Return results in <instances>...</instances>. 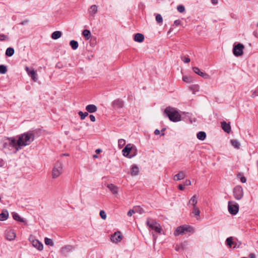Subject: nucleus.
<instances>
[{"label": "nucleus", "instance_id": "f257e3e1", "mask_svg": "<svg viewBox=\"0 0 258 258\" xmlns=\"http://www.w3.org/2000/svg\"><path fill=\"white\" fill-rule=\"evenodd\" d=\"M164 113L171 121L177 122L181 120V115L174 108L167 107L165 109Z\"/></svg>", "mask_w": 258, "mask_h": 258}, {"label": "nucleus", "instance_id": "f03ea898", "mask_svg": "<svg viewBox=\"0 0 258 258\" xmlns=\"http://www.w3.org/2000/svg\"><path fill=\"white\" fill-rule=\"evenodd\" d=\"M34 135L27 132L20 136L18 139L19 146H26L29 145L34 140Z\"/></svg>", "mask_w": 258, "mask_h": 258}, {"label": "nucleus", "instance_id": "7ed1b4c3", "mask_svg": "<svg viewBox=\"0 0 258 258\" xmlns=\"http://www.w3.org/2000/svg\"><path fill=\"white\" fill-rule=\"evenodd\" d=\"M63 172L62 163L60 161L56 162L52 170V178L55 179L58 177Z\"/></svg>", "mask_w": 258, "mask_h": 258}, {"label": "nucleus", "instance_id": "20e7f679", "mask_svg": "<svg viewBox=\"0 0 258 258\" xmlns=\"http://www.w3.org/2000/svg\"><path fill=\"white\" fill-rule=\"evenodd\" d=\"M147 225L152 230H154L155 232L160 233L162 230V228L159 224H158L154 220L148 218L147 220Z\"/></svg>", "mask_w": 258, "mask_h": 258}, {"label": "nucleus", "instance_id": "39448f33", "mask_svg": "<svg viewBox=\"0 0 258 258\" xmlns=\"http://www.w3.org/2000/svg\"><path fill=\"white\" fill-rule=\"evenodd\" d=\"M193 232L192 227L189 226H182L178 227L174 232L175 236H178L179 234H183L185 232Z\"/></svg>", "mask_w": 258, "mask_h": 258}, {"label": "nucleus", "instance_id": "423d86ee", "mask_svg": "<svg viewBox=\"0 0 258 258\" xmlns=\"http://www.w3.org/2000/svg\"><path fill=\"white\" fill-rule=\"evenodd\" d=\"M233 196L237 200H239L243 197V190L240 185L236 186L233 189Z\"/></svg>", "mask_w": 258, "mask_h": 258}, {"label": "nucleus", "instance_id": "0eeeda50", "mask_svg": "<svg viewBox=\"0 0 258 258\" xmlns=\"http://www.w3.org/2000/svg\"><path fill=\"white\" fill-rule=\"evenodd\" d=\"M244 46L241 43L235 45L233 49V52L235 56H239L243 54Z\"/></svg>", "mask_w": 258, "mask_h": 258}, {"label": "nucleus", "instance_id": "6e6552de", "mask_svg": "<svg viewBox=\"0 0 258 258\" xmlns=\"http://www.w3.org/2000/svg\"><path fill=\"white\" fill-rule=\"evenodd\" d=\"M233 202H228V210L232 215H236L239 210V205L237 203H233Z\"/></svg>", "mask_w": 258, "mask_h": 258}, {"label": "nucleus", "instance_id": "1a4fd4ad", "mask_svg": "<svg viewBox=\"0 0 258 258\" xmlns=\"http://www.w3.org/2000/svg\"><path fill=\"white\" fill-rule=\"evenodd\" d=\"M25 70L27 72L28 75L31 78V79L34 82H36L37 81V75L34 70H30L29 68L28 67H26Z\"/></svg>", "mask_w": 258, "mask_h": 258}, {"label": "nucleus", "instance_id": "9d476101", "mask_svg": "<svg viewBox=\"0 0 258 258\" xmlns=\"http://www.w3.org/2000/svg\"><path fill=\"white\" fill-rule=\"evenodd\" d=\"M123 101L120 99L114 100L111 104L112 107L114 109L121 108L123 106Z\"/></svg>", "mask_w": 258, "mask_h": 258}, {"label": "nucleus", "instance_id": "9b49d317", "mask_svg": "<svg viewBox=\"0 0 258 258\" xmlns=\"http://www.w3.org/2000/svg\"><path fill=\"white\" fill-rule=\"evenodd\" d=\"M134 146L131 144H128L126 145L125 148L122 151L123 155L125 157H127L131 151L132 150H134Z\"/></svg>", "mask_w": 258, "mask_h": 258}, {"label": "nucleus", "instance_id": "f8f14e48", "mask_svg": "<svg viewBox=\"0 0 258 258\" xmlns=\"http://www.w3.org/2000/svg\"><path fill=\"white\" fill-rule=\"evenodd\" d=\"M122 239L121 233L119 231L115 232L111 237V240L115 243L120 242Z\"/></svg>", "mask_w": 258, "mask_h": 258}, {"label": "nucleus", "instance_id": "ddd939ff", "mask_svg": "<svg viewBox=\"0 0 258 258\" xmlns=\"http://www.w3.org/2000/svg\"><path fill=\"white\" fill-rule=\"evenodd\" d=\"M73 249V247L71 245H66L62 247L60 250L61 253L64 256H67L68 253L72 251Z\"/></svg>", "mask_w": 258, "mask_h": 258}, {"label": "nucleus", "instance_id": "4468645a", "mask_svg": "<svg viewBox=\"0 0 258 258\" xmlns=\"http://www.w3.org/2000/svg\"><path fill=\"white\" fill-rule=\"evenodd\" d=\"M192 70L196 74H198V75L200 76L201 77L205 79H209L210 77L208 74L201 72L198 67H193Z\"/></svg>", "mask_w": 258, "mask_h": 258}, {"label": "nucleus", "instance_id": "2eb2a0df", "mask_svg": "<svg viewBox=\"0 0 258 258\" xmlns=\"http://www.w3.org/2000/svg\"><path fill=\"white\" fill-rule=\"evenodd\" d=\"M221 124L222 130L228 134L230 133L231 132V126L230 122L227 123L226 122L223 121L221 122Z\"/></svg>", "mask_w": 258, "mask_h": 258}, {"label": "nucleus", "instance_id": "dca6fc26", "mask_svg": "<svg viewBox=\"0 0 258 258\" xmlns=\"http://www.w3.org/2000/svg\"><path fill=\"white\" fill-rule=\"evenodd\" d=\"M5 237L7 239L9 240H12L15 238L16 234L15 232L11 230H7L5 233Z\"/></svg>", "mask_w": 258, "mask_h": 258}, {"label": "nucleus", "instance_id": "f3484780", "mask_svg": "<svg viewBox=\"0 0 258 258\" xmlns=\"http://www.w3.org/2000/svg\"><path fill=\"white\" fill-rule=\"evenodd\" d=\"M109 190L113 195H117L118 192V187L113 184L110 183L107 185Z\"/></svg>", "mask_w": 258, "mask_h": 258}, {"label": "nucleus", "instance_id": "a211bd4d", "mask_svg": "<svg viewBox=\"0 0 258 258\" xmlns=\"http://www.w3.org/2000/svg\"><path fill=\"white\" fill-rule=\"evenodd\" d=\"M9 140L10 141V145L15 148L17 151L21 149V146H18V140L16 141L13 138H9Z\"/></svg>", "mask_w": 258, "mask_h": 258}, {"label": "nucleus", "instance_id": "6ab92c4d", "mask_svg": "<svg viewBox=\"0 0 258 258\" xmlns=\"http://www.w3.org/2000/svg\"><path fill=\"white\" fill-rule=\"evenodd\" d=\"M186 177V174L183 171H180L178 174H175L173 176V180L175 181H178L184 179Z\"/></svg>", "mask_w": 258, "mask_h": 258}, {"label": "nucleus", "instance_id": "aec40b11", "mask_svg": "<svg viewBox=\"0 0 258 258\" xmlns=\"http://www.w3.org/2000/svg\"><path fill=\"white\" fill-rule=\"evenodd\" d=\"M32 244L34 247L36 248L39 250H41L43 249V244L38 240L35 239L32 240Z\"/></svg>", "mask_w": 258, "mask_h": 258}, {"label": "nucleus", "instance_id": "412c9836", "mask_svg": "<svg viewBox=\"0 0 258 258\" xmlns=\"http://www.w3.org/2000/svg\"><path fill=\"white\" fill-rule=\"evenodd\" d=\"M86 110L87 111L88 113H92L95 112L97 110V107L94 104H89L86 106Z\"/></svg>", "mask_w": 258, "mask_h": 258}, {"label": "nucleus", "instance_id": "4be33fe9", "mask_svg": "<svg viewBox=\"0 0 258 258\" xmlns=\"http://www.w3.org/2000/svg\"><path fill=\"white\" fill-rule=\"evenodd\" d=\"M226 244L229 247H232V245H234L233 248L239 247V245H237L236 243L233 241L232 237H228L226 239Z\"/></svg>", "mask_w": 258, "mask_h": 258}, {"label": "nucleus", "instance_id": "5701e85b", "mask_svg": "<svg viewBox=\"0 0 258 258\" xmlns=\"http://www.w3.org/2000/svg\"><path fill=\"white\" fill-rule=\"evenodd\" d=\"M9 216V213L7 210L4 209L0 214V221H5L7 219Z\"/></svg>", "mask_w": 258, "mask_h": 258}, {"label": "nucleus", "instance_id": "b1692460", "mask_svg": "<svg viewBox=\"0 0 258 258\" xmlns=\"http://www.w3.org/2000/svg\"><path fill=\"white\" fill-rule=\"evenodd\" d=\"M144 40V36L141 33H137L134 37V40L138 42H142Z\"/></svg>", "mask_w": 258, "mask_h": 258}, {"label": "nucleus", "instance_id": "393cba45", "mask_svg": "<svg viewBox=\"0 0 258 258\" xmlns=\"http://www.w3.org/2000/svg\"><path fill=\"white\" fill-rule=\"evenodd\" d=\"M197 138L201 141H204L206 138V134L204 132H200L197 134Z\"/></svg>", "mask_w": 258, "mask_h": 258}, {"label": "nucleus", "instance_id": "a878e982", "mask_svg": "<svg viewBox=\"0 0 258 258\" xmlns=\"http://www.w3.org/2000/svg\"><path fill=\"white\" fill-rule=\"evenodd\" d=\"M139 172V168L138 166L136 165H134L132 166L131 169V175L132 176H136L138 175Z\"/></svg>", "mask_w": 258, "mask_h": 258}, {"label": "nucleus", "instance_id": "bb28decb", "mask_svg": "<svg viewBox=\"0 0 258 258\" xmlns=\"http://www.w3.org/2000/svg\"><path fill=\"white\" fill-rule=\"evenodd\" d=\"M197 197L196 195L193 196L190 199L188 204H191L193 207H196V205L197 204Z\"/></svg>", "mask_w": 258, "mask_h": 258}, {"label": "nucleus", "instance_id": "cd10ccee", "mask_svg": "<svg viewBox=\"0 0 258 258\" xmlns=\"http://www.w3.org/2000/svg\"><path fill=\"white\" fill-rule=\"evenodd\" d=\"M61 32L59 31H56L52 33L51 37L53 39H57L61 37Z\"/></svg>", "mask_w": 258, "mask_h": 258}, {"label": "nucleus", "instance_id": "c85d7f7f", "mask_svg": "<svg viewBox=\"0 0 258 258\" xmlns=\"http://www.w3.org/2000/svg\"><path fill=\"white\" fill-rule=\"evenodd\" d=\"M97 12V7L96 5H94L90 7L89 13L91 15H94Z\"/></svg>", "mask_w": 258, "mask_h": 258}, {"label": "nucleus", "instance_id": "c756f323", "mask_svg": "<svg viewBox=\"0 0 258 258\" xmlns=\"http://www.w3.org/2000/svg\"><path fill=\"white\" fill-rule=\"evenodd\" d=\"M82 34L85 37L86 40L89 39L91 36L90 31L87 29L83 30Z\"/></svg>", "mask_w": 258, "mask_h": 258}, {"label": "nucleus", "instance_id": "7c9ffc66", "mask_svg": "<svg viewBox=\"0 0 258 258\" xmlns=\"http://www.w3.org/2000/svg\"><path fill=\"white\" fill-rule=\"evenodd\" d=\"M14 49L12 47H9L7 49L6 51V55L7 56H12L14 53Z\"/></svg>", "mask_w": 258, "mask_h": 258}, {"label": "nucleus", "instance_id": "2f4dec72", "mask_svg": "<svg viewBox=\"0 0 258 258\" xmlns=\"http://www.w3.org/2000/svg\"><path fill=\"white\" fill-rule=\"evenodd\" d=\"M13 217L14 220L21 222H25V220L21 218V217L19 216V215L17 213H14L13 215Z\"/></svg>", "mask_w": 258, "mask_h": 258}, {"label": "nucleus", "instance_id": "473e14b6", "mask_svg": "<svg viewBox=\"0 0 258 258\" xmlns=\"http://www.w3.org/2000/svg\"><path fill=\"white\" fill-rule=\"evenodd\" d=\"M70 44L74 50L76 49L79 46L78 42L75 40H71L70 42Z\"/></svg>", "mask_w": 258, "mask_h": 258}, {"label": "nucleus", "instance_id": "72a5a7b5", "mask_svg": "<svg viewBox=\"0 0 258 258\" xmlns=\"http://www.w3.org/2000/svg\"><path fill=\"white\" fill-rule=\"evenodd\" d=\"M192 213L195 215V216H199L200 214V211L197 207H193Z\"/></svg>", "mask_w": 258, "mask_h": 258}, {"label": "nucleus", "instance_id": "f704fd0d", "mask_svg": "<svg viewBox=\"0 0 258 258\" xmlns=\"http://www.w3.org/2000/svg\"><path fill=\"white\" fill-rule=\"evenodd\" d=\"M78 114L80 115L81 120L84 119L85 117L88 115V112H83L81 111H80L78 112Z\"/></svg>", "mask_w": 258, "mask_h": 258}, {"label": "nucleus", "instance_id": "c9c22d12", "mask_svg": "<svg viewBox=\"0 0 258 258\" xmlns=\"http://www.w3.org/2000/svg\"><path fill=\"white\" fill-rule=\"evenodd\" d=\"M231 143L232 145L235 148L238 149L240 146L239 143L236 140H232L231 141Z\"/></svg>", "mask_w": 258, "mask_h": 258}, {"label": "nucleus", "instance_id": "e433bc0d", "mask_svg": "<svg viewBox=\"0 0 258 258\" xmlns=\"http://www.w3.org/2000/svg\"><path fill=\"white\" fill-rule=\"evenodd\" d=\"M7 72V68L6 66L1 64L0 65V73L2 74H6Z\"/></svg>", "mask_w": 258, "mask_h": 258}, {"label": "nucleus", "instance_id": "4c0bfd02", "mask_svg": "<svg viewBox=\"0 0 258 258\" xmlns=\"http://www.w3.org/2000/svg\"><path fill=\"white\" fill-rule=\"evenodd\" d=\"M134 210H135V213H139L140 214H143L145 213L144 209L140 207H137L134 208Z\"/></svg>", "mask_w": 258, "mask_h": 258}, {"label": "nucleus", "instance_id": "58836bf2", "mask_svg": "<svg viewBox=\"0 0 258 258\" xmlns=\"http://www.w3.org/2000/svg\"><path fill=\"white\" fill-rule=\"evenodd\" d=\"M44 242H45V243L46 245H51V246L53 245V243L52 242V240L50 238H45L44 239Z\"/></svg>", "mask_w": 258, "mask_h": 258}, {"label": "nucleus", "instance_id": "ea45409f", "mask_svg": "<svg viewBox=\"0 0 258 258\" xmlns=\"http://www.w3.org/2000/svg\"><path fill=\"white\" fill-rule=\"evenodd\" d=\"M182 80L186 83H190L192 82V78L190 77L184 76L182 77Z\"/></svg>", "mask_w": 258, "mask_h": 258}, {"label": "nucleus", "instance_id": "a19ab883", "mask_svg": "<svg viewBox=\"0 0 258 258\" xmlns=\"http://www.w3.org/2000/svg\"><path fill=\"white\" fill-rule=\"evenodd\" d=\"M156 20L158 23H161L163 22V18L160 14H157L156 16Z\"/></svg>", "mask_w": 258, "mask_h": 258}, {"label": "nucleus", "instance_id": "79ce46f5", "mask_svg": "<svg viewBox=\"0 0 258 258\" xmlns=\"http://www.w3.org/2000/svg\"><path fill=\"white\" fill-rule=\"evenodd\" d=\"M177 9L179 13H183L185 11V8L182 5L178 6Z\"/></svg>", "mask_w": 258, "mask_h": 258}, {"label": "nucleus", "instance_id": "37998d69", "mask_svg": "<svg viewBox=\"0 0 258 258\" xmlns=\"http://www.w3.org/2000/svg\"><path fill=\"white\" fill-rule=\"evenodd\" d=\"M181 60L184 62V63H188L190 62V58L188 57H187L185 56H181L180 57Z\"/></svg>", "mask_w": 258, "mask_h": 258}, {"label": "nucleus", "instance_id": "c03bdc74", "mask_svg": "<svg viewBox=\"0 0 258 258\" xmlns=\"http://www.w3.org/2000/svg\"><path fill=\"white\" fill-rule=\"evenodd\" d=\"M125 144V141L124 139H119L118 140V146L121 148Z\"/></svg>", "mask_w": 258, "mask_h": 258}, {"label": "nucleus", "instance_id": "a18cd8bd", "mask_svg": "<svg viewBox=\"0 0 258 258\" xmlns=\"http://www.w3.org/2000/svg\"><path fill=\"white\" fill-rule=\"evenodd\" d=\"M100 216L101 217L102 219L105 220L106 218V214L104 211L101 210L100 211Z\"/></svg>", "mask_w": 258, "mask_h": 258}, {"label": "nucleus", "instance_id": "49530a36", "mask_svg": "<svg viewBox=\"0 0 258 258\" xmlns=\"http://www.w3.org/2000/svg\"><path fill=\"white\" fill-rule=\"evenodd\" d=\"M135 213V210L134 209L133 210H130L128 212H127V215L130 217L132 216V215H133V214Z\"/></svg>", "mask_w": 258, "mask_h": 258}, {"label": "nucleus", "instance_id": "de8ad7c7", "mask_svg": "<svg viewBox=\"0 0 258 258\" xmlns=\"http://www.w3.org/2000/svg\"><path fill=\"white\" fill-rule=\"evenodd\" d=\"M89 117H90L91 121H92V122L95 121L96 118H95V117L94 116V115L91 114V115H90Z\"/></svg>", "mask_w": 258, "mask_h": 258}, {"label": "nucleus", "instance_id": "09e8293b", "mask_svg": "<svg viewBox=\"0 0 258 258\" xmlns=\"http://www.w3.org/2000/svg\"><path fill=\"white\" fill-rule=\"evenodd\" d=\"M6 36L4 34H0V41L5 40L6 38Z\"/></svg>", "mask_w": 258, "mask_h": 258}, {"label": "nucleus", "instance_id": "8fccbe9b", "mask_svg": "<svg viewBox=\"0 0 258 258\" xmlns=\"http://www.w3.org/2000/svg\"><path fill=\"white\" fill-rule=\"evenodd\" d=\"M191 185V181L190 180L187 179L185 180L184 182V185L185 186H188Z\"/></svg>", "mask_w": 258, "mask_h": 258}, {"label": "nucleus", "instance_id": "3c124183", "mask_svg": "<svg viewBox=\"0 0 258 258\" xmlns=\"http://www.w3.org/2000/svg\"><path fill=\"white\" fill-rule=\"evenodd\" d=\"M240 181L242 183H245L246 181V178L244 176H241L240 177Z\"/></svg>", "mask_w": 258, "mask_h": 258}, {"label": "nucleus", "instance_id": "603ef678", "mask_svg": "<svg viewBox=\"0 0 258 258\" xmlns=\"http://www.w3.org/2000/svg\"><path fill=\"white\" fill-rule=\"evenodd\" d=\"M174 25L178 26L180 24V21L179 20H176L174 22Z\"/></svg>", "mask_w": 258, "mask_h": 258}, {"label": "nucleus", "instance_id": "864d4df0", "mask_svg": "<svg viewBox=\"0 0 258 258\" xmlns=\"http://www.w3.org/2000/svg\"><path fill=\"white\" fill-rule=\"evenodd\" d=\"M257 96H258V92H256V91H254L252 94L251 95L252 97H255Z\"/></svg>", "mask_w": 258, "mask_h": 258}, {"label": "nucleus", "instance_id": "5fc2aeb1", "mask_svg": "<svg viewBox=\"0 0 258 258\" xmlns=\"http://www.w3.org/2000/svg\"><path fill=\"white\" fill-rule=\"evenodd\" d=\"M178 188L179 190H183L184 189V186L182 184H179L178 186Z\"/></svg>", "mask_w": 258, "mask_h": 258}, {"label": "nucleus", "instance_id": "6e6d98bb", "mask_svg": "<svg viewBox=\"0 0 258 258\" xmlns=\"http://www.w3.org/2000/svg\"><path fill=\"white\" fill-rule=\"evenodd\" d=\"M249 258H255V255L254 253H250L249 254Z\"/></svg>", "mask_w": 258, "mask_h": 258}, {"label": "nucleus", "instance_id": "4d7b16f0", "mask_svg": "<svg viewBox=\"0 0 258 258\" xmlns=\"http://www.w3.org/2000/svg\"><path fill=\"white\" fill-rule=\"evenodd\" d=\"M160 131L158 129H156L155 131H154V134L155 135H159L160 134Z\"/></svg>", "mask_w": 258, "mask_h": 258}, {"label": "nucleus", "instance_id": "13d9d810", "mask_svg": "<svg viewBox=\"0 0 258 258\" xmlns=\"http://www.w3.org/2000/svg\"><path fill=\"white\" fill-rule=\"evenodd\" d=\"M218 0H211L212 4L216 5L218 3Z\"/></svg>", "mask_w": 258, "mask_h": 258}, {"label": "nucleus", "instance_id": "bf43d9fd", "mask_svg": "<svg viewBox=\"0 0 258 258\" xmlns=\"http://www.w3.org/2000/svg\"><path fill=\"white\" fill-rule=\"evenodd\" d=\"M28 22V20L24 21H23V22H22L21 23V25H24V24H25L26 23H27Z\"/></svg>", "mask_w": 258, "mask_h": 258}, {"label": "nucleus", "instance_id": "052dcab7", "mask_svg": "<svg viewBox=\"0 0 258 258\" xmlns=\"http://www.w3.org/2000/svg\"><path fill=\"white\" fill-rule=\"evenodd\" d=\"M101 152V149H97V150H96V153H97V154H98V153H100Z\"/></svg>", "mask_w": 258, "mask_h": 258}, {"label": "nucleus", "instance_id": "680f3d73", "mask_svg": "<svg viewBox=\"0 0 258 258\" xmlns=\"http://www.w3.org/2000/svg\"><path fill=\"white\" fill-rule=\"evenodd\" d=\"M93 157L94 158H97V155H93Z\"/></svg>", "mask_w": 258, "mask_h": 258}, {"label": "nucleus", "instance_id": "e2e57ef3", "mask_svg": "<svg viewBox=\"0 0 258 258\" xmlns=\"http://www.w3.org/2000/svg\"><path fill=\"white\" fill-rule=\"evenodd\" d=\"M135 155V153L133 156H130V158H131L132 157L134 156Z\"/></svg>", "mask_w": 258, "mask_h": 258}, {"label": "nucleus", "instance_id": "0e129e2a", "mask_svg": "<svg viewBox=\"0 0 258 258\" xmlns=\"http://www.w3.org/2000/svg\"><path fill=\"white\" fill-rule=\"evenodd\" d=\"M241 175H241V174H240V173L238 175V176H241Z\"/></svg>", "mask_w": 258, "mask_h": 258}]
</instances>
